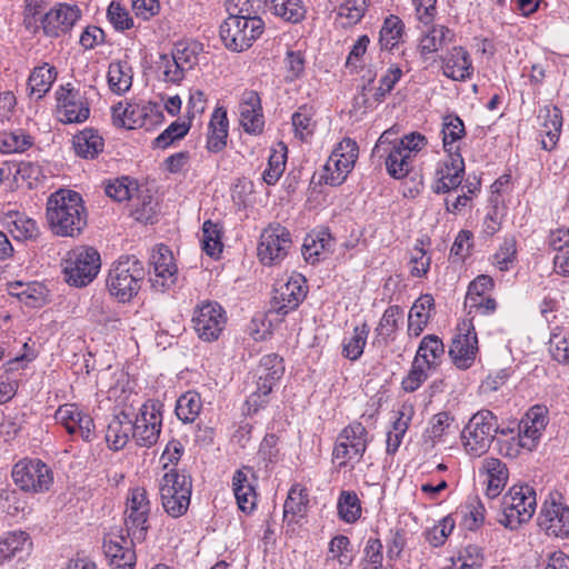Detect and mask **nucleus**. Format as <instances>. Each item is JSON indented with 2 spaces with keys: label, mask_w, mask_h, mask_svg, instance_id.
<instances>
[{
  "label": "nucleus",
  "mask_w": 569,
  "mask_h": 569,
  "mask_svg": "<svg viewBox=\"0 0 569 569\" xmlns=\"http://www.w3.org/2000/svg\"><path fill=\"white\" fill-rule=\"evenodd\" d=\"M393 129H388L378 138L373 152L385 158L387 172L395 179L407 177L413 169V162L427 144V138L420 132H410L401 138H392Z\"/></svg>",
  "instance_id": "f257e3e1"
},
{
  "label": "nucleus",
  "mask_w": 569,
  "mask_h": 569,
  "mask_svg": "<svg viewBox=\"0 0 569 569\" xmlns=\"http://www.w3.org/2000/svg\"><path fill=\"white\" fill-rule=\"evenodd\" d=\"M47 220L51 231L60 237H76L87 224V212L81 196L60 189L47 201Z\"/></svg>",
  "instance_id": "f03ea898"
},
{
  "label": "nucleus",
  "mask_w": 569,
  "mask_h": 569,
  "mask_svg": "<svg viewBox=\"0 0 569 569\" xmlns=\"http://www.w3.org/2000/svg\"><path fill=\"white\" fill-rule=\"evenodd\" d=\"M220 26V38L224 47L233 52L249 49L264 31V22L258 16L243 14V9L232 11Z\"/></svg>",
  "instance_id": "7ed1b4c3"
},
{
  "label": "nucleus",
  "mask_w": 569,
  "mask_h": 569,
  "mask_svg": "<svg viewBox=\"0 0 569 569\" xmlns=\"http://www.w3.org/2000/svg\"><path fill=\"white\" fill-rule=\"evenodd\" d=\"M537 509L535 489L526 483H517L509 488L501 501L499 523L507 529L517 530L530 521Z\"/></svg>",
  "instance_id": "20e7f679"
},
{
  "label": "nucleus",
  "mask_w": 569,
  "mask_h": 569,
  "mask_svg": "<svg viewBox=\"0 0 569 569\" xmlns=\"http://www.w3.org/2000/svg\"><path fill=\"white\" fill-rule=\"evenodd\" d=\"M159 493L164 511L178 518L183 516L190 506L192 481L190 476L177 469H168L158 480Z\"/></svg>",
  "instance_id": "39448f33"
},
{
  "label": "nucleus",
  "mask_w": 569,
  "mask_h": 569,
  "mask_svg": "<svg viewBox=\"0 0 569 569\" xmlns=\"http://www.w3.org/2000/svg\"><path fill=\"white\" fill-rule=\"evenodd\" d=\"M143 277L142 263L136 257H121L109 271L107 288L112 297L126 302L138 293Z\"/></svg>",
  "instance_id": "423d86ee"
},
{
  "label": "nucleus",
  "mask_w": 569,
  "mask_h": 569,
  "mask_svg": "<svg viewBox=\"0 0 569 569\" xmlns=\"http://www.w3.org/2000/svg\"><path fill=\"white\" fill-rule=\"evenodd\" d=\"M68 284L82 288L91 283L101 268V257L97 249L79 246L68 251L62 262Z\"/></svg>",
  "instance_id": "0eeeda50"
},
{
  "label": "nucleus",
  "mask_w": 569,
  "mask_h": 569,
  "mask_svg": "<svg viewBox=\"0 0 569 569\" xmlns=\"http://www.w3.org/2000/svg\"><path fill=\"white\" fill-rule=\"evenodd\" d=\"M112 121L121 128L150 130L163 122L162 107L150 101L119 102L112 107Z\"/></svg>",
  "instance_id": "6e6552de"
},
{
  "label": "nucleus",
  "mask_w": 569,
  "mask_h": 569,
  "mask_svg": "<svg viewBox=\"0 0 569 569\" xmlns=\"http://www.w3.org/2000/svg\"><path fill=\"white\" fill-rule=\"evenodd\" d=\"M498 431L497 418L489 410L475 413L461 433L466 452L480 457L490 448Z\"/></svg>",
  "instance_id": "1a4fd4ad"
},
{
  "label": "nucleus",
  "mask_w": 569,
  "mask_h": 569,
  "mask_svg": "<svg viewBox=\"0 0 569 569\" xmlns=\"http://www.w3.org/2000/svg\"><path fill=\"white\" fill-rule=\"evenodd\" d=\"M369 443L367 429L360 422H352L345 427L337 437L332 458L337 466L346 468L359 462Z\"/></svg>",
  "instance_id": "9d476101"
},
{
  "label": "nucleus",
  "mask_w": 569,
  "mask_h": 569,
  "mask_svg": "<svg viewBox=\"0 0 569 569\" xmlns=\"http://www.w3.org/2000/svg\"><path fill=\"white\" fill-rule=\"evenodd\" d=\"M11 477L20 490L28 493L47 492L53 483V472L40 459L24 458L14 463Z\"/></svg>",
  "instance_id": "9b49d317"
},
{
  "label": "nucleus",
  "mask_w": 569,
  "mask_h": 569,
  "mask_svg": "<svg viewBox=\"0 0 569 569\" xmlns=\"http://www.w3.org/2000/svg\"><path fill=\"white\" fill-rule=\"evenodd\" d=\"M359 156V148L351 138H343L331 151L323 167L321 178L327 184L340 186L352 171Z\"/></svg>",
  "instance_id": "f8f14e48"
},
{
  "label": "nucleus",
  "mask_w": 569,
  "mask_h": 569,
  "mask_svg": "<svg viewBox=\"0 0 569 569\" xmlns=\"http://www.w3.org/2000/svg\"><path fill=\"white\" fill-rule=\"evenodd\" d=\"M150 509L147 490L141 487L132 488L127 496L124 525L128 536H132L138 542L146 538Z\"/></svg>",
  "instance_id": "ddd939ff"
},
{
  "label": "nucleus",
  "mask_w": 569,
  "mask_h": 569,
  "mask_svg": "<svg viewBox=\"0 0 569 569\" xmlns=\"http://www.w3.org/2000/svg\"><path fill=\"white\" fill-rule=\"evenodd\" d=\"M291 244V234L286 227L270 224L260 234L258 258L264 266L278 264L287 257Z\"/></svg>",
  "instance_id": "4468645a"
},
{
  "label": "nucleus",
  "mask_w": 569,
  "mask_h": 569,
  "mask_svg": "<svg viewBox=\"0 0 569 569\" xmlns=\"http://www.w3.org/2000/svg\"><path fill=\"white\" fill-rule=\"evenodd\" d=\"M193 329L202 341H216L227 325V313L218 302L204 301L194 308Z\"/></svg>",
  "instance_id": "2eb2a0df"
},
{
  "label": "nucleus",
  "mask_w": 569,
  "mask_h": 569,
  "mask_svg": "<svg viewBox=\"0 0 569 569\" xmlns=\"http://www.w3.org/2000/svg\"><path fill=\"white\" fill-rule=\"evenodd\" d=\"M307 295L306 279L300 273H293L286 279H279L273 289L271 308L280 315H287L298 308Z\"/></svg>",
  "instance_id": "dca6fc26"
},
{
  "label": "nucleus",
  "mask_w": 569,
  "mask_h": 569,
  "mask_svg": "<svg viewBox=\"0 0 569 569\" xmlns=\"http://www.w3.org/2000/svg\"><path fill=\"white\" fill-rule=\"evenodd\" d=\"M131 437L140 447H151L157 443L162 426L161 405L156 401H148L140 408Z\"/></svg>",
  "instance_id": "f3484780"
},
{
  "label": "nucleus",
  "mask_w": 569,
  "mask_h": 569,
  "mask_svg": "<svg viewBox=\"0 0 569 569\" xmlns=\"http://www.w3.org/2000/svg\"><path fill=\"white\" fill-rule=\"evenodd\" d=\"M478 353V338L471 320H463L458 325L449 349V356L452 362L459 369L470 368Z\"/></svg>",
  "instance_id": "a211bd4d"
},
{
  "label": "nucleus",
  "mask_w": 569,
  "mask_h": 569,
  "mask_svg": "<svg viewBox=\"0 0 569 569\" xmlns=\"http://www.w3.org/2000/svg\"><path fill=\"white\" fill-rule=\"evenodd\" d=\"M57 113L63 123L84 122L90 114L87 99L69 83L61 86L57 92Z\"/></svg>",
  "instance_id": "6ab92c4d"
},
{
  "label": "nucleus",
  "mask_w": 569,
  "mask_h": 569,
  "mask_svg": "<svg viewBox=\"0 0 569 569\" xmlns=\"http://www.w3.org/2000/svg\"><path fill=\"white\" fill-rule=\"evenodd\" d=\"M150 263L152 266L150 272L152 288L164 291L176 283L178 268L172 251L167 246H157L151 254Z\"/></svg>",
  "instance_id": "aec40b11"
},
{
  "label": "nucleus",
  "mask_w": 569,
  "mask_h": 569,
  "mask_svg": "<svg viewBox=\"0 0 569 569\" xmlns=\"http://www.w3.org/2000/svg\"><path fill=\"white\" fill-rule=\"evenodd\" d=\"M239 124L243 131L251 136H259L263 132L264 116L261 106V98L254 90H244L238 103Z\"/></svg>",
  "instance_id": "412c9836"
},
{
  "label": "nucleus",
  "mask_w": 569,
  "mask_h": 569,
  "mask_svg": "<svg viewBox=\"0 0 569 569\" xmlns=\"http://www.w3.org/2000/svg\"><path fill=\"white\" fill-rule=\"evenodd\" d=\"M465 173V161L460 153L449 154L439 161L435 171L432 191L448 193L461 186Z\"/></svg>",
  "instance_id": "4be33fe9"
},
{
  "label": "nucleus",
  "mask_w": 569,
  "mask_h": 569,
  "mask_svg": "<svg viewBox=\"0 0 569 569\" xmlns=\"http://www.w3.org/2000/svg\"><path fill=\"white\" fill-rule=\"evenodd\" d=\"M137 540L132 536L124 537L120 532H109L103 539V550L112 569H132L136 553L132 546Z\"/></svg>",
  "instance_id": "5701e85b"
},
{
  "label": "nucleus",
  "mask_w": 569,
  "mask_h": 569,
  "mask_svg": "<svg viewBox=\"0 0 569 569\" xmlns=\"http://www.w3.org/2000/svg\"><path fill=\"white\" fill-rule=\"evenodd\" d=\"M54 419L68 433L79 435L83 440L90 441L94 430L93 419L79 408L76 403H64L60 406Z\"/></svg>",
  "instance_id": "b1692460"
},
{
  "label": "nucleus",
  "mask_w": 569,
  "mask_h": 569,
  "mask_svg": "<svg viewBox=\"0 0 569 569\" xmlns=\"http://www.w3.org/2000/svg\"><path fill=\"white\" fill-rule=\"evenodd\" d=\"M539 526L549 536L569 538V508L556 500H547L539 515Z\"/></svg>",
  "instance_id": "393cba45"
},
{
  "label": "nucleus",
  "mask_w": 569,
  "mask_h": 569,
  "mask_svg": "<svg viewBox=\"0 0 569 569\" xmlns=\"http://www.w3.org/2000/svg\"><path fill=\"white\" fill-rule=\"evenodd\" d=\"M479 476L485 486V496L492 500L498 498L505 489L509 479V470L500 459L487 457L481 461Z\"/></svg>",
  "instance_id": "a878e982"
},
{
  "label": "nucleus",
  "mask_w": 569,
  "mask_h": 569,
  "mask_svg": "<svg viewBox=\"0 0 569 569\" xmlns=\"http://www.w3.org/2000/svg\"><path fill=\"white\" fill-rule=\"evenodd\" d=\"M81 17V10L77 4L59 3L46 13L42 24L44 33L49 37H58L73 28Z\"/></svg>",
  "instance_id": "bb28decb"
},
{
  "label": "nucleus",
  "mask_w": 569,
  "mask_h": 569,
  "mask_svg": "<svg viewBox=\"0 0 569 569\" xmlns=\"http://www.w3.org/2000/svg\"><path fill=\"white\" fill-rule=\"evenodd\" d=\"M256 487L257 477L251 468L243 467L233 473L232 490L238 508L244 513H251L257 507Z\"/></svg>",
  "instance_id": "cd10ccee"
},
{
  "label": "nucleus",
  "mask_w": 569,
  "mask_h": 569,
  "mask_svg": "<svg viewBox=\"0 0 569 569\" xmlns=\"http://www.w3.org/2000/svg\"><path fill=\"white\" fill-rule=\"evenodd\" d=\"M32 550V539L30 535L21 529L6 531L0 535V567L12 561L21 559Z\"/></svg>",
  "instance_id": "c85d7f7f"
},
{
  "label": "nucleus",
  "mask_w": 569,
  "mask_h": 569,
  "mask_svg": "<svg viewBox=\"0 0 569 569\" xmlns=\"http://www.w3.org/2000/svg\"><path fill=\"white\" fill-rule=\"evenodd\" d=\"M443 74L455 81L470 79L473 73L472 60L462 47H453L442 57Z\"/></svg>",
  "instance_id": "c756f323"
},
{
  "label": "nucleus",
  "mask_w": 569,
  "mask_h": 569,
  "mask_svg": "<svg viewBox=\"0 0 569 569\" xmlns=\"http://www.w3.org/2000/svg\"><path fill=\"white\" fill-rule=\"evenodd\" d=\"M541 147L543 150L551 151L558 143L561 128L562 114L557 107H543L539 110Z\"/></svg>",
  "instance_id": "7c9ffc66"
},
{
  "label": "nucleus",
  "mask_w": 569,
  "mask_h": 569,
  "mask_svg": "<svg viewBox=\"0 0 569 569\" xmlns=\"http://www.w3.org/2000/svg\"><path fill=\"white\" fill-rule=\"evenodd\" d=\"M229 133V120L227 109L224 107H217L210 118L208 124L206 148L208 151L217 153L223 150L227 146Z\"/></svg>",
  "instance_id": "2f4dec72"
},
{
  "label": "nucleus",
  "mask_w": 569,
  "mask_h": 569,
  "mask_svg": "<svg viewBox=\"0 0 569 569\" xmlns=\"http://www.w3.org/2000/svg\"><path fill=\"white\" fill-rule=\"evenodd\" d=\"M355 559V550L350 539L343 535H337L328 543L325 565L329 569H348Z\"/></svg>",
  "instance_id": "473e14b6"
},
{
  "label": "nucleus",
  "mask_w": 569,
  "mask_h": 569,
  "mask_svg": "<svg viewBox=\"0 0 569 569\" xmlns=\"http://www.w3.org/2000/svg\"><path fill=\"white\" fill-rule=\"evenodd\" d=\"M546 416L541 408H531L521 421L519 431V446L532 450L546 428Z\"/></svg>",
  "instance_id": "72a5a7b5"
},
{
  "label": "nucleus",
  "mask_w": 569,
  "mask_h": 569,
  "mask_svg": "<svg viewBox=\"0 0 569 569\" xmlns=\"http://www.w3.org/2000/svg\"><path fill=\"white\" fill-rule=\"evenodd\" d=\"M403 320V310L399 306H389L375 329L373 346H387L393 341Z\"/></svg>",
  "instance_id": "f704fd0d"
},
{
  "label": "nucleus",
  "mask_w": 569,
  "mask_h": 569,
  "mask_svg": "<svg viewBox=\"0 0 569 569\" xmlns=\"http://www.w3.org/2000/svg\"><path fill=\"white\" fill-rule=\"evenodd\" d=\"M131 417L121 411L114 415L108 422L106 430V441L110 449L120 450L128 443L132 432Z\"/></svg>",
  "instance_id": "c9c22d12"
},
{
  "label": "nucleus",
  "mask_w": 569,
  "mask_h": 569,
  "mask_svg": "<svg viewBox=\"0 0 569 569\" xmlns=\"http://www.w3.org/2000/svg\"><path fill=\"white\" fill-rule=\"evenodd\" d=\"M283 372L282 359L276 353L266 355L257 368V385L260 386V390L271 392Z\"/></svg>",
  "instance_id": "e433bc0d"
},
{
  "label": "nucleus",
  "mask_w": 569,
  "mask_h": 569,
  "mask_svg": "<svg viewBox=\"0 0 569 569\" xmlns=\"http://www.w3.org/2000/svg\"><path fill=\"white\" fill-rule=\"evenodd\" d=\"M1 223L17 240L32 238L38 231L36 221L17 210L4 211Z\"/></svg>",
  "instance_id": "4c0bfd02"
},
{
  "label": "nucleus",
  "mask_w": 569,
  "mask_h": 569,
  "mask_svg": "<svg viewBox=\"0 0 569 569\" xmlns=\"http://www.w3.org/2000/svg\"><path fill=\"white\" fill-rule=\"evenodd\" d=\"M57 74L56 68L49 63L33 68L27 82L29 96L36 100L43 98L50 91Z\"/></svg>",
  "instance_id": "58836bf2"
},
{
  "label": "nucleus",
  "mask_w": 569,
  "mask_h": 569,
  "mask_svg": "<svg viewBox=\"0 0 569 569\" xmlns=\"http://www.w3.org/2000/svg\"><path fill=\"white\" fill-rule=\"evenodd\" d=\"M435 300L431 295H422L412 305L408 316V335L419 337L427 327Z\"/></svg>",
  "instance_id": "ea45409f"
},
{
  "label": "nucleus",
  "mask_w": 569,
  "mask_h": 569,
  "mask_svg": "<svg viewBox=\"0 0 569 569\" xmlns=\"http://www.w3.org/2000/svg\"><path fill=\"white\" fill-rule=\"evenodd\" d=\"M442 144L449 154L460 153V142L466 136L463 121L455 114H447L442 119Z\"/></svg>",
  "instance_id": "a19ab883"
},
{
  "label": "nucleus",
  "mask_w": 569,
  "mask_h": 569,
  "mask_svg": "<svg viewBox=\"0 0 569 569\" xmlns=\"http://www.w3.org/2000/svg\"><path fill=\"white\" fill-rule=\"evenodd\" d=\"M307 490L299 483L293 485L283 505V519L288 523H293L298 518H302L308 508Z\"/></svg>",
  "instance_id": "79ce46f5"
},
{
  "label": "nucleus",
  "mask_w": 569,
  "mask_h": 569,
  "mask_svg": "<svg viewBox=\"0 0 569 569\" xmlns=\"http://www.w3.org/2000/svg\"><path fill=\"white\" fill-rule=\"evenodd\" d=\"M133 72L127 60L112 61L108 68V84L112 92L122 94L132 86Z\"/></svg>",
  "instance_id": "37998d69"
},
{
  "label": "nucleus",
  "mask_w": 569,
  "mask_h": 569,
  "mask_svg": "<svg viewBox=\"0 0 569 569\" xmlns=\"http://www.w3.org/2000/svg\"><path fill=\"white\" fill-rule=\"evenodd\" d=\"M453 33L445 26H435L419 41V52L423 58L432 54L452 41Z\"/></svg>",
  "instance_id": "c03bdc74"
},
{
  "label": "nucleus",
  "mask_w": 569,
  "mask_h": 569,
  "mask_svg": "<svg viewBox=\"0 0 569 569\" xmlns=\"http://www.w3.org/2000/svg\"><path fill=\"white\" fill-rule=\"evenodd\" d=\"M443 355L445 345L441 339L436 335H428L420 341L413 359L432 369L438 366Z\"/></svg>",
  "instance_id": "a18cd8bd"
},
{
  "label": "nucleus",
  "mask_w": 569,
  "mask_h": 569,
  "mask_svg": "<svg viewBox=\"0 0 569 569\" xmlns=\"http://www.w3.org/2000/svg\"><path fill=\"white\" fill-rule=\"evenodd\" d=\"M102 137L92 129H84L73 137V148L78 156L93 159L103 150Z\"/></svg>",
  "instance_id": "49530a36"
},
{
  "label": "nucleus",
  "mask_w": 569,
  "mask_h": 569,
  "mask_svg": "<svg viewBox=\"0 0 569 569\" xmlns=\"http://www.w3.org/2000/svg\"><path fill=\"white\" fill-rule=\"evenodd\" d=\"M268 10L287 22L298 23L306 16L302 0H266Z\"/></svg>",
  "instance_id": "de8ad7c7"
},
{
  "label": "nucleus",
  "mask_w": 569,
  "mask_h": 569,
  "mask_svg": "<svg viewBox=\"0 0 569 569\" xmlns=\"http://www.w3.org/2000/svg\"><path fill=\"white\" fill-rule=\"evenodd\" d=\"M405 24L397 16H389L385 19L380 29L379 42L381 49L391 51L393 50L403 38Z\"/></svg>",
  "instance_id": "09e8293b"
},
{
  "label": "nucleus",
  "mask_w": 569,
  "mask_h": 569,
  "mask_svg": "<svg viewBox=\"0 0 569 569\" xmlns=\"http://www.w3.org/2000/svg\"><path fill=\"white\" fill-rule=\"evenodd\" d=\"M286 164L287 147L282 142H279L269 154L268 166L262 172L263 181L269 186L276 184L284 172Z\"/></svg>",
  "instance_id": "8fccbe9b"
},
{
  "label": "nucleus",
  "mask_w": 569,
  "mask_h": 569,
  "mask_svg": "<svg viewBox=\"0 0 569 569\" xmlns=\"http://www.w3.org/2000/svg\"><path fill=\"white\" fill-rule=\"evenodd\" d=\"M369 332L367 323L355 327L350 337L342 341V356L351 361L358 360L363 353Z\"/></svg>",
  "instance_id": "3c124183"
},
{
  "label": "nucleus",
  "mask_w": 569,
  "mask_h": 569,
  "mask_svg": "<svg viewBox=\"0 0 569 569\" xmlns=\"http://www.w3.org/2000/svg\"><path fill=\"white\" fill-rule=\"evenodd\" d=\"M202 410V400L198 392L187 391L176 403V415L183 423L193 422Z\"/></svg>",
  "instance_id": "603ef678"
},
{
  "label": "nucleus",
  "mask_w": 569,
  "mask_h": 569,
  "mask_svg": "<svg viewBox=\"0 0 569 569\" xmlns=\"http://www.w3.org/2000/svg\"><path fill=\"white\" fill-rule=\"evenodd\" d=\"M32 144V137L21 129L0 132V152L3 154L23 152Z\"/></svg>",
  "instance_id": "864d4df0"
},
{
  "label": "nucleus",
  "mask_w": 569,
  "mask_h": 569,
  "mask_svg": "<svg viewBox=\"0 0 569 569\" xmlns=\"http://www.w3.org/2000/svg\"><path fill=\"white\" fill-rule=\"evenodd\" d=\"M337 509L340 519L347 523L356 522L361 516V502L355 491L342 490L338 497Z\"/></svg>",
  "instance_id": "5fc2aeb1"
},
{
  "label": "nucleus",
  "mask_w": 569,
  "mask_h": 569,
  "mask_svg": "<svg viewBox=\"0 0 569 569\" xmlns=\"http://www.w3.org/2000/svg\"><path fill=\"white\" fill-rule=\"evenodd\" d=\"M201 44L194 41H179L170 54L184 71L193 69L198 64Z\"/></svg>",
  "instance_id": "6e6d98bb"
},
{
  "label": "nucleus",
  "mask_w": 569,
  "mask_h": 569,
  "mask_svg": "<svg viewBox=\"0 0 569 569\" xmlns=\"http://www.w3.org/2000/svg\"><path fill=\"white\" fill-rule=\"evenodd\" d=\"M549 351L553 360L561 365H569V331L560 327L551 329Z\"/></svg>",
  "instance_id": "4d7b16f0"
},
{
  "label": "nucleus",
  "mask_w": 569,
  "mask_h": 569,
  "mask_svg": "<svg viewBox=\"0 0 569 569\" xmlns=\"http://www.w3.org/2000/svg\"><path fill=\"white\" fill-rule=\"evenodd\" d=\"M221 234L222 231L218 223H214L211 220L203 222L201 244L203 251L208 256L218 258L222 252Z\"/></svg>",
  "instance_id": "13d9d810"
},
{
  "label": "nucleus",
  "mask_w": 569,
  "mask_h": 569,
  "mask_svg": "<svg viewBox=\"0 0 569 569\" xmlns=\"http://www.w3.org/2000/svg\"><path fill=\"white\" fill-rule=\"evenodd\" d=\"M446 569H482L483 553L478 546H467L457 558L449 559Z\"/></svg>",
  "instance_id": "bf43d9fd"
},
{
  "label": "nucleus",
  "mask_w": 569,
  "mask_h": 569,
  "mask_svg": "<svg viewBox=\"0 0 569 569\" xmlns=\"http://www.w3.org/2000/svg\"><path fill=\"white\" fill-rule=\"evenodd\" d=\"M367 0H342L338 7V19L343 27L357 24L367 11Z\"/></svg>",
  "instance_id": "052dcab7"
},
{
  "label": "nucleus",
  "mask_w": 569,
  "mask_h": 569,
  "mask_svg": "<svg viewBox=\"0 0 569 569\" xmlns=\"http://www.w3.org/2000/svg\"><path fill=\"white\" fill-rule=\"evenodd\" d=\"M313 117L315 112L311 107L301 106L298 108L291 118L296 137L306 140L313 134L316 129Z\"/></svg>",
  "instance_id": "680f3d73"
},
{
  "label": "nucleus",
  "mask_w": 569,
  "mask_h": 569,
  "mask_svg": "<svg viewBox=\"0 0 569 569\" xmlns=\"http://www.w3.org/2000/svg\"><path fill=\"white\" fill-rule=\"evenodd\" d=\"M157 72L163 82L179 84L184 79L187 71L171 56L163 54L157 62Z\"/></svg>",
  "instance_id": "e2e57ef3"
},
{
  "label": "nucleus",
  "mask_w": 569,
  "mask_h": 569,
  "mask_svg": "<svg viewBox=\"0 0 569 569\" xmlns=\"http://www.w3.org/2000/svg\"><path fill=\"white\" fill-rule=\"evenodd\" d=\"M453 418L448 412H439L435 415L426 430V437L431 440L432 445L445 441V437L451 431Z\"/></svg>",
  "instance_id": "0e129e2a"
},
{
  "label": "nucleus",
  "mask_w": 569,
  "mask_h": 569,
  "mask_svg": "<svg viewBox=\"0 0 569 569\" xmlns=\"http://www.w3.org/2000/svg\"><path fill=\"white\" fill-rule=\"evenodd\" d=\"M331 247V238L330 234L323 232L318 234L317 238L308 237L306 238L302 246V254L307 261L315 263L321 257V254L329 250Z\"/></svg>",
  "instance_id": "69168bd1"
},
{
  "label": "nucleus",
  "mask_w": 569,
  "mask_h": 569,
  "mask_svg": "<svg viewBox=\"0 0 569 569\" xmlns=\"http://www.w3.org/2000/svg\"><path fill=\"white\" fill-rule=\"evenodd\" d=\"M104 191L109 198L121 202L131 199L132 193L137 191V184L128 177H121L109 181Z\"/></svg>",
  "instance_id": "338daca9"
},
{
  "label": "nucleus",
  "mask_w": 569,
  "mask_h": 569,
  "mask_svg": "<svg viewBox=\"0 0 569 569\" xmlns=\"http://www.w3.org/2000/svg\"><path fill=\"white\" fill-rule=\"evenodd\" d=\"M479 191V182H467L461 187V194L453 200L446 199V210L452 214H460L466 208L471 207L472 197Z\"/></svg>",
  "instance_id": "774afa93"
}]
</instances>
